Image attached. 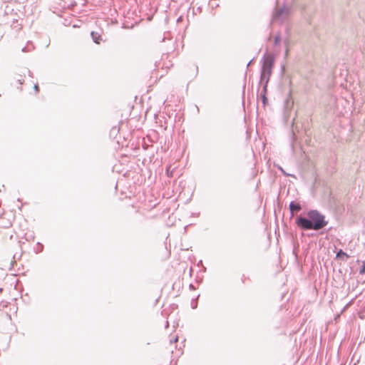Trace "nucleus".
<instances>
[{"label":"nucleus","instance_id":"1","mask_svg":"<svg viewBox=\"0 0 365 365\" xmlns=\"http://www.w3.org/2000/svg\"><path fill=\"white\" fill-rule=\"evenodd\" d=\"M297 225L304 230H319L325 227L328 222L325 216L317 210H311L307 212V217L299 216L296 219Z\"/></svg>","mask_w":365,"mask_h":365},{"label":"nucleus","instance_id":"2","mask_svg":"<svg viewBox=\"0 0 365 365\" xmlns=\"http://www.w3.org/2000/svg\"><path fill=\"white\" fill-rule=\"evenodd\" d=\"M274 66V57L271 54H265L263 57V64L262 67V75L266 72L268 76L272 73V69Z\"/></svg>","mask_w":365,"mask_h":365},{"label":"nucleus","instance_id":"3","mask_svg":"<svg viewBox=\"0 0 365 365\" xmlns=\"http://www.w3.org/2000/svg\"><path fill=\"white\" fill-rule=\"evenodd\" d=\"M294 101L291 98H288L284 102V117L286 121L290 118L291 110L293 107Z\"/></svg>","mask_w":365,"mask_h":365},{"label":"nucleus","instance_id":"4","mask_svg":"<svg viewBox=\"0 0 365 365\" xmlns=\"http://www.w3.org/2000/svg\"><path fill=\"white\" fill-rule=\"evenodd\" d=\"M302 210V207L299 203L292 201L289 204V210L291 215L294 216L295 212H298Z\"/></svg>","mask_w":365,"mask_h":365},{"label":"nucleus","instance_id":"5","mask_svg":"<svg viewBox=\"0 0 365 365\" xmlns=\"http://www.w3.org/2000/svg\"><path fill=\"white\" fill-rule=\"evenodd\" d=\"M267 86L266 85H264L263 86V89H262V91L261 92V94H260V98L262 99V101L263 103V104L265 106L267 103V98L266 97V93H267Z\"/></svg>","mask_w":365,"mask_h":365},{"label":"nucleus","instance_id":"6","mask_svg":"<svg viewBox=\"0 0 365 365\" xmlns=\"http://www.w3.org/2000/svg\"><path fill=\"white\" fill-rule=\"evenodd\" d=\"M91 36H92V38L93 40V41L97 43V44H99L101 41V36L96 33V32H94V31H92L91 34Z\"/></svg>","mask_w":365,"mask_h":365},{"label":"nucleus","instance_id":"7","mask_svg":"<svg viewBox=\"0 0 365 365\" xmlns=\"http://www.w3.org/2000/svg\"><path fill=\"white\" fill-rule=\"evenodd\" d=\"M264 74V75H262V73L261 72L260 81H261V83H264V85H266L267 86V83L269 82L270 76H268L267 73H266V72Z\"/></svg>","mask_w":365,"mask_h":365},{"label":"nucleus","instance_id":"8","mask_svg":"<svg viewBox=\"0 0 365 365\" xmlns=\"http://www.w3.org/2000/svg\"><path fill=\"white\" fill-rule=\"evenodd\" d=\"M344 257H349L348 255L342 250H339L336 253V258L342 259Z\"/></svg>","mask_w":365,"mask_h":365},{"label":"nucleus","instance_id":"9","mask_svg":"<svg viewBox=\"0 0 365 365\" xmlns=\"http://www.w3.org/2000/svg\"><path fill=\"white\" fill-rule=\"evenodd\" d=\"M284 13H285V9H284V8L279 9V10H277L275 12L274 17L277 18V17L280 16L281 15L284 14Z\"/></svg>","mask_w":365,"mask_h":365},{"label":"nucleus","instance_id":"10","mask_svg":"<svg viewBox=\"0 0 365 365\" xmlns=\"http://www.w3.org/2000/svg\"><path fill=\"white\" fill-rule=\"evenodd\" d=\"M280 36L278 35L274 38V44L277 45V43L280 41Z\"/></svg>","mask_w":365,"mask_h":365},{"label":"nucleus","instance_id":"11","mask_svg":"<svg viewBox=\"0 0 365 365\" xmlns=\"http://www.w3.org/2000/svg\"><path fill=\"white\" fill-rule=\"evenodd\" d=\"M365 272V265L361 269L360 274H364Z\"/></svg>","mask_w":365,"mask_h":365},{"label":"nucleus","instance_id":"12","mask_svg":"<svg viewBox=\"0 0 365 365\" xmlns=\"http://www.w3.org/2000/svg\"><path fill=\"white\" fill-rule=\"evenodd\" d=\"M18 82L19 83V84H22L23 82H24V79L23 78H19V79H18Z\"/></svg>","mask_w":365,"mask_h":365},{"label":"nucleus","instance_id":"13","mask_svg":"<svg viewBox=\"0 0 365 365\" xmlns=\"http://www.w3.org/2000/svg\"><path fill=\"white\" fill-rule=\"evenodd\" d=\"M34 89L36 92L38 91V85H34Z\"/></svg>","mask_w":365,"mask_h":365},{"label":"nucleus","instance_id":"14","mask_svg":"<svg viewBox=\"0 0 365 365\" xmlns=\"http://www.w3.org/2000/svg\"><path fill=\"white\" fill-rule=\"evenodd\" d=\"M178 336H176V337L175 338V339H174V341H174V342H176V341H178Z\"/></svg>","mask_w":365,"mask_h":365},{"label":"nucleus","instance_id":"15","mask_svg":"<svg viewBox=\"0 0 365 365\" xmlns=\"http://www.w3.org/2000/svg\"><path fill=\"white\" fill-rule=\"evenodd\" d=\"M251 62H252V61H250L248 63L247 66H249L250 65Z\"/></svg>","mask_w":365,"mask_h":365}]
</instances>
